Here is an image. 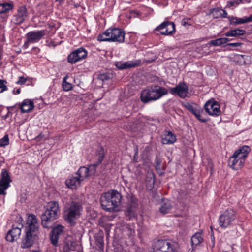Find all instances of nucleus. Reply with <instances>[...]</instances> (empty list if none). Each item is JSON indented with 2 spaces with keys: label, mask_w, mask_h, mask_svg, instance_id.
Masks as SVG:
<instances>
[{
  "label": "nucleus",
  "mask_w": 252,
  "mask_h": 252,
  "mask_svg": "<svg viewBox=\"0 0 252 252\" xmlns=\"http://www.w3.org/2000/svg\"><path fill=\"white\" fill-rule=\"evenodd\" d=\"M167 89L164 87H159L156 89H147L143 90L141 93L140 99L144 103L156 100L167 94Z\"/></svg>",
  "instance_id": "obj_4"
},
{
  "label": "nucleus",
  "mask_w": 252,
  "mask_h": 252,
  "mask_svg": "<svg viewBox=\"0 0 252 252\" xmlns=\"http://www.w3.org/2000/svg\"><path fill=\"white\" fill-rule=\"evenodd\" d=\"M112 41L122 43L125 39V33L118 28L111 29Z\"/></svg>",
  "instance_id": "obj_21"
},
{
  "label": "nucleus",
  "mask_w": 252,
  "mask_h": 252,
  "mask_svg": "<svg viewBox=\"0 0 252 252\" xmlns=\"http://www.w3.org/2000/svg\"><path fill=\"white\" fill-rule=\"evenodd\" d=\"M27 81V79L23 77H19V80L16 82L17 84L23 85Z\"/></svg>",
  "instance_id": "obj_45"
},
{
  "label": "nucleus",
  "mask_w": 252,
  "mask_h": 252,
  "mask_svg": "<svg viewBox=\"0 0 252 252\" xmlns=\"http://www.w3.org/2000/svg\"><path fill=\"white\" fill-rule=\"evenodd\" d=\"M184 107L193 114L200 122L205 123L207 121L206 119L201 117V114L203 113V110L202 108L197 104L195 103L190 104L186 103L184 104Z\"/></svg>",
  "instance_id": "obj_10"
},
{
  "label": "nucleus",
  "mask_w": 252,
  "mask_h": 252,
  "mask_svg": "<svg viewBox=\"0 0 252 252\" xmlns=\"http://www.w3.org/2000/svg\"><path fill=\"white\" fill-rule=\"evenodd\" d=\"M20 93V89H17V91H16V93L17 94H19Z\"/></svg>",
  "instance_id": "obj_52"
},
{
  "label": "nucleus",
  "mask_w": 252,
  "mask_h": 252,
  "mask_svg": "<svg viewBox=\"0 0 252 252\" xmlns=\"http://www.w3.org/2000/svg\"><path fill=\"white\" fill-rule=\"evenodd\" d=\"M145 181L147 184V189L151 190L154 185L155 174L152 172H148L147 174Z\"/></svg>",
  "instance_id": "obj_28"
},
{
  "label": "nucleus",
  "mask_w": 252,
  "mask_h": 252,
  "mask_svg": "<svg viewBox=\"0 0 252 252\" xmlns=\"http://www.w3.org/2000/svg\"><path fill=\"white\" fill-rule=\"evenodd\" d=\"M155 247L163 252H177L178 245L174 242L160 240L157 242Z\"/></svg>",
  "instance_id": "obj_6"
},
{
  "label": "nucleus",
  "mask_w": 252,
  "mask_h": 252,
  "mask_svg": "<svg viewBox=\"0 0 252 252\" xmlns=\"http://www.w3.org/2000/svg\"><path fill=\"white\" fill-rule=\"evenodd\" d=\"M121 198V194L116 191L102 194L100 198L102 208L109 212L114 211L119 205Z\"/></svg>",
  "instance_id": "obj_3"
},
{
  "label": "nucleus",
  "mask_w": 252,
  "mask_h": 252,
  "mask_svg": "<svg viewBox=\"0 0 252 252\" xmlns=\"http://www.w3.org/2000/svg\"><path fill=\"white\" fill-rule=\"evenodd\" d=\"M97 39L100 41H112L111 29L107 30L102 34L99 35L97 37Z\"/></svg>",
  "instance_id": "obj_29"
},
{
  "label": "nucleus",
  "mask_w": 252,
  "mask_h": 252,
  "mask_svg": "<svg viewBox=\"0 0 252 252\" xmlns=\"http://www.w3.org/2000/svg\"><path fill=\"white\" fill-rule=\"evenodd\" d=\"M212 14L216 18L219 17L226 18L227 15V13L225 10L220 8L214 9L212 12Z\"/></svg>",
  "instance_id": "obj_36"
},
{
  "label": "nucleus",
  "mask_w": 252,
  "mask_h": 252,
  "mask_svg": "<svg viewBox=\"0 0 252 252\" xmlns=\"http://www.w3.org/2000/svg\"><path fill=\"white\" fill-rule=\"evenodd\" d=\"M9 144V138L8 135H5L4 137L0 140V146L3 147Z\"/></svg>",
  "instance_id": "obj_43"
},
{
  "label": "nucleus",
  "mask_w": 252,
  "mask_h": 252,
  "mask_svg": "<svg viewBox=\"0 0 252 252\" xmlns=\"http://www.w3.org/2000/svg\"><path fill=\"white\" fill-rule=\"evenodd\" d=\"M33 102L30 99L24 100L20 105V108L22 113H28L34 108Z\"/></svg>",
  "instance_id": "obj_23"
},
{
  "label": "nucleus",
  "mask_w": 252,
  "mask_h": 252,
  "mask_svg": "<svg viewBox=\"0 0 252 252\" xmlns=\"http://www.w3.org/2000/svg\"><path fill=\"white\" fill-rule=\"evenodd\" d=\"M45 35V30L31 31L26 34L28 38V42L32 43L38 42Z\"/></svg>",
  "instance_id": "obj_16"
},
{
  "label": "nucleus",
  "mask_w": 252,
  "mask_h": 252,
  "mask_svg": "<svg viewBox=\"0 0 252 252\" xmlns=\"http://www.w3.org/2000/svg\"><path fill=\"white\" fill-rule=\"evenodd\" d=\"M1 179H0V194H5V190L10 186V183L12 180L9 174L8 171L3 169L1 174Z\"/></svg>",
  "instance_id": "obj_9"
},
{
  "label": "nucleus",
  "mask_w": 252,
  "mask_h": 252,
  "mask_svg": "<svg viewBox=\"0 0 252 252\" xmlns=\"http://www.w3.org/2000/svg\"><path fill=\"white\" fill-rule=\"evenodd\" d=\"M162 159L158 157H156L155 159V169L158 174L161 175L163 174V171L164 170L163 166H161Z\"/></svg>",
  "instance_id": "obj_34"
},
{
  "label": "nucleus",
  "mask_w": 252,
  "mask_h": 252,
  "mask_svg": "<svg viewBox=\"0 0 252 252\" xmlns=\"http://www.w3.org/2000/svg\"><path fill=\"white\" fill-rule=\"evenodd\" d=\"M59 204L56 201H50L45 206V211L41 216L42 225L44 228H52L55 221L60 216Z\"/></svg>",
  "instance_id": "obj_1"
},
{
  "label": "nucleus",
  "mask_w": 252,
  "mask_h": 252,
  "mask_svg": "<svg viewBox=\"0 0 252 252\" xmlns=\"http://www.w3.org/2000/svg\"><path fill=\"white\" fill-rule=\"evenodd\" d=\"M241 45V43H239V42L232 43H229V44H227V46H232V47H239Z\"/></svg>",
  "instance_id": "obj_47"
},
{
  "label": "nucleus",
  "mask_w": 252,
  "mask_h": 252,
  "mask_svg": "<svg viewBox=\"0 0 252 252\" xmlns=\"http://www.w3.org/2000/svg\"><path fill=\"white\" fill-rule=\"evenodd\" d=\"M27 17L26 9L22 6L19 8L17 14L14 16L13 22L16 24H20L23 23Z\"/></svg>",
  "instance_id": "obj_20"
},
{
  "label": "nucleus",
  "mask_w": 252,
  "mask_h": 252,
  "mask_svg": "<svg viewBox=\"0 0 252 252\" xmlns=\"http://www.w3.org/2000/svg\"><path fill=\"white\" fill-rule=\"evenodd\" d=\"M13 8L11 3H0V14L5 13Z\"/></svg>",
  "instance_id": "obj_37"
},
{
  "label": "nucleus",
  "mask_w": 252,
  "mask_h": 252,
  "mask_svg": "<svg viewBox=\"0 0 252 252\" xmlns=\"http://www.w3.org/2000/svg\"><path fill=\"white\" fill-rule=\"evenodd\" d=\"M113 77L112 73H106L100 74L98 75V79L103 82L111 80Z\"/></svg>",
  "instance_id": "obj_39"
},
{
  "label": "nucleus",
  "mask_w": 252,
  "mask_h": 252,
  "mask_svg": "<svg viewBox=\"0 0 252 252\" xmlns=\"http://www.w3.org/2000/svg\"><path fill=\"white\" fill-rule=\"evenodd\" d=\"M125 215L129 219H131L135 216V203H133L130 205H128L125 211Z\"/></svg>",
  "instance_id": "obj_30"
},
{
  "label": "nucleus",
  "mask_w": 252,
  "mask_h": 252,
  "mask_svg": "<svg viewBox=\"0 0 252 252\" xmlns=\"http://www.w3.org/2000/svg\"><path fill=\"white\" fill-rule=\"evenodd\" d=\"M153 61H154L153 60H150V61H149V60H145H145H144L143 62H145V63H150L152 62Z\"/></svg>",
  "instance_id": "obj_50"
},
{
  "label": "nucleus",
  "mask_w": 252,
  "mask_h": 252,
  "mask_svg": "<svg viewBox=\"0 0 252 252\" xmlns=\"http://www.w3.org/2000/svg\"><path fill=\"white\" fill-rule=\"evenodd\" d=\"M82 183L80 179L75 174L74 176L70 177L66 180V184L68 188L72 189H75L79 187Z\"/></svg>",
  "instance_id": "obj_22"
},
{
  "label": "nucleus",
  "mask_w": 252,
  "mask_h": 252,
  "mask_svg": "<svg viewBox=\"0 0 252 252\" xmlns=\"http://www.w3.org/2000/svg\"><path fill=\"white\" fill-rule=\"evenodd\" d=\"M141 64L140 60L128 61L127 62H117L116 63V67L120 69H125L139 66Z\"/></svg>",
  "instance_id": "obj_19"
},
{
  "label": "nucleus",
  "mask_w": 252,
  "mask_h": 252,
  "mask_svg": "<svg viewBox=\"0 0 252 252\" xmlns=\"http://www.w3.org/2000/svg\"><path fill=\"white\" fill-rule=\"evenodd\" d=\"M191 240L193 246H197L199 245L203 241L202 234L200 233H196L192 236Z\"/></svg>",
  "instance_id": "obj_35"
},
{
  "label": "nucleus",
  "mask_w": 252,
  "mask_h": 252,
  "mask_svg": "<svg viewBox=\"0 0 252 252\" xmlns=\"http://www.w3.org/2000/svg\"><path fill=\"white\" fill-rule=\"evenodd\" d=\"M170 92L175 95L177 94L181 98H185L188 94V87L185 84L178 85L174 88L169 89Z\"/></svg>",
  "instance_id": "obj_14"
},
{
  "label": "nucleus",
  "mask_w": 252,
  "mask_h": 252,
  "mask_svg": "<svg viewBox=\"0 0 252 252\" xmlns=\"http://www.w3.org/2000/svg\"><path fill=\"white\" fill-rule=\"evenodd\" d=\"M183 24L184 26H186V24H187V23H186L185 21H184V22H183Z\"/></svg>",
  "instance_id": "obj_53"
},
{
  "label": "nucleus",
  "mask_w": 252,
  "mask_h": 252,
  "mask_svg": "<svg viewBox=\"0 0 252 252\" xmlns=\"http://www.w3.org/2000/svg\"><path fill=\"white\" fill-rule=\"evenodd\" d=\"M23 227V226L21 223L18 224L16 226L13 225L12 229L9 230L7 232L5 237L6 240L10 242L18 240L21 235V229Z\"/></svg>",
  "instance_id": "obj_12"
},
{
  "label": "nucleus",
  "mask_w": 252,
  "mask_h": 252,
  "mask_svg": "<svg viewBox=\"0 0 252 252\" xmlns=\"http://www.w3.org/2000/svg\"><path fill=\"white\" fill-rule=\"evenodd\" d=\"M230 40L227 38H220L210 41V44L213 46H220L227 43Z\"/></svg>",
  "instance_id": "obj_38"
},
{
  "label": "nucleus",
  "mask_w": 252,
  "mask_h": 252,
  "mask_svg": "<svg viewBox=\"0 0 252 252\" xmlns=\"http://www.w3.org/2000/svg\"><path fill=\"white\" fill-rule=\"evenodd\" d=\"M162 143L163 144H171L174 143L176 140V136L171 131H166L162 135Z\"/></svg>",
  "instance_id": "obj_24"
},
{
  "label": "nucleus",
  "mask_w": 252,
  "mask_h": 252,
  "mask_svg": "<svg viewBox=\"0 0 252 252\" xmlns=\"http://www.w3.org/2000/svg\"><path fill=\"white\" fill-rule=\"evenodd\" d=\"M236 219V213L233 209H227L219 218V224L220 227L226 228L232 224Z\"/></svg>",
  "instance_id": "obj_5"
},
{
  "label": "nucleus",
  "mask_w": 252,
  "mask_h": 252,
  "mask_svg": "<svg viewBox=\"0 0 252 252\" xmlns=\"http://www.w3.org/2000/svg\"><path fill=\"white\" fill-rule=\"evenodd\" d=\"M82 211L81 203L75 200H70L65 204L63 211L64 219L70 224L74 225L75 220L80 217Z\"/></svg>",
  "instance_id": "obj_2"
},
{
  "label": "nucleus",
  "mask_w": 252,
  "mask_h": 252,
  "mask_svg": "<svg viewBox=\"0 0 252 252\" xmlns=\"http://www.w3.org/2000/svg\"><path fill=\"white\" fill-rule=\"evenodd\" d=\"M251 150L250 148L248 146H243L240 148L236 150L233 156L234 157L237 158L238 159H242L245 162V159L248 156V153Z\"/></svg>",
  "instance_id": "obj_18"
},
{
  "label": "nucleus",
  "mask_w": 252,
  "mask_h": 252,
  "mask_svg": "<svg viewBox=\"0 0 252 252\" xmlns=\"http://www.w3.org/2000/svg\"><path fill=\"white\" fill-rule=\"evenodd\" d=\"M5 82V81L4 80H0V89H2V90L0 92V93L7 89V86L4 84Z\"/></svg>",
  "instance_id": "obj_44"
},
{
  "label": "nucleus",
  "mask_w": 252,
  "mask_h": 252,
  "mask_svg": "<svg viewBox=\"0 0 252 252\" xmlns=\"http://www.w3.org/2000/svg\"><path fill=\"white\" fill-rule=\"evenodd\" d=\"M27 223L28 225V227L27 229V231H31L33 232H39V223L37 221L36 217L33 215L31 214L29 215L27 220Z\"/></svg>",
  "instance_id": "obj_15"
},
{
  "label": "nucleus",
  "mask_w": 252,
  "mask_h": 252,
  "mask_svg": "<svg viewBox=\"0 0 252 252\" xmlns=\"http://www.w3.org/2000/svg\"><path fill=\"white\" fill-rule=\"evenodd\" d=\"M32 252H40L39 251H33Z\"/></svg>",
  "instance_id": "obj_54"
},
{
  "label": "nucleus",
  "mask_w": 252,
  "mask_h": 252,
  "mask_svg": "<svg viewBox=\"0 0 252 252\" xmlns=\"http://www.w3.org/2000/svg\"><path fill=\"white\" fill-rule=\"evenodd\" d=\"M246 33V31L244 30L236 29L229 31L225 33L226 36H237L240 35H244Z\"/></svg>",
  "instance_id": "obj_32"
},
{
  "label": "nucleus",
  "mask_w": 252,
  "mask_h": 252,
  "mask_svg": "<svg viewBox=\"0 0 252 252\" xmlns=\"http://www.w3.org/2000/svg\"><path fill=\"white\" fill-rule=\"evenodd\" d=\"M204 107L205 111L210 115L218 116L220 114V104L214 99L207 101Z\"/></svg>",
  "instance_id": "obj_7"
},
{
  "label": "nucleus",
  "mask_w": 252,
  "mask_h": 252,
  "mask_svg": "<svg viewBox=\"0 0 252 252\" xmlns=\"http://www.w3.org/2000/svg\"><path fill=\"white\" fill-rule=\"evenodd\" d=\"M46 139V137L45 136V135L44 134H43L42 133H40L36 137V139L37 140V141H40L41 140H42V139Z\"/></svg>",
  "instance_id": "obj_46"
},
{
  "label": "nucleus",
  "mask_w": 252,
  "mask_h": 252,
  "mask_svg": "<svg viewBox=\"0 0 252 252\" xmlns=\"http://www.w3.org/2000/svg\"><path fill=\"white\" fill-rule=\"evenodd\" d=\"M77 244L75 241L67 240L64 245L63 249L64 252H68L76 249Z\"/></svg>",
  "instance_id": "obj_31"
},
{
  "label": "nucleus",
  "mask_w": 252,
  "mask_h": 252,
  "mask_svg": "<svg viewBox=\"0 0 252 252\" xmlns=\"http://www.w3.org/2000/svg\"><path fill=\"white\" fill-rule=\"evenodd\" d=\"M76 174L80 179V181H81L82 182L90 177L88 170L87 169V167L85 166L81 167Z\"/></svg>",
  "instance_id": "obj_26"
},
{
  "label": "nucleus",
  "mask_w": 252,
  "mask_h": 252,
  "mask_svg": "<svg viewBox=\"0 0 252 252\" xmlns=\"http://www.w3.org/2000/svg\"><path fill=\"white\" fill-rule=\"evenodd\" d=\"M63 0H56L55 1L57 2H59L60 3H61Z\"/></svg>",
  "instance_id": "obj_51"
},
{
  "label": "nucleus",
  "mask_w": 252,
  "mask_h": 252,
  "mask_svg": "<svg viewBox=\"0 0 252 252\" xmlns=\"http://www.w3.org/2000/svg\"><path fill=\"white\" fill-rule=\"evenodd\" d=\"M39 232L26 231V236L22 240V248L24 249L32 247L35 240L38 238Z\"/></svg>",
  "instance_id": "obj_13"
},
{
  "label": "nucleus",
  "mask_w": 252,
  "mask_h": 252,
  "mask_svg": "<svg viewBox=\"0 0 252 252\" xmlns=\"http://www.w3.org/2000/svg\"><path fill=\"white\" fill-rule=\"evenodd\" d=\"M97 164L90 165L87 169L88 170V173L90 177L93 176L95 175L96 173V168Z\"/></svg>",
  "instance_id": "obj_41"
},
{
  "label": "nucleus",
  "mask_w": 252,
  "mask_h": 252,
  "mask_svg": "<svg viewBox=\"0 0 252 252\" xmlns=\"http://www.w3.org/2000/svg\"><path fill=\"white\" fill-rule=\"evenodd\" d=\"M244 162L242 159H238L236 157H234L233 156L231 157L229 159V165L234 170H238L241 168Z\"/></svg>",
  "instance_id": "obj_25"
},
{
  "label": "nucleus",
  "mask_w": 252,
  "mask_h": 252,
  "mask_svg": "<svg viewBox=\"0 0 252 252\" xmlns=\"http://www.w3.org/2000/svg\"><path fill=\"white\" fill-rule=\"evenodd\" d=\"M156 31L161 30L162 35H168L172 34L175 32V24L173 22L165 21L155 29Z\"/></svg>",
  "instance_id": "obj_11"
},
{
  "label": "nucleus",
  "mask_w": 252,
  "mask_h": 252,
  "mask_svg": "<svg viewBox=\"0 0 252 252\" xmlns=\"http://www.w3.org/2000/svg\"><path fill=\"white\" fill-rule=\"evenodd\" d=\"M87 56V51L83 48L80 47L72 53L68 57V62L72 64L85 59Z\"/></svg>",
  "instance_id": "obj_8"
},
{
  "label": "nucleus",
  "mask_w": 252,
  "mask_h": 252,
  "mask_svg": "<svg viewBox=\"0 0 252 252\" xmlns=\"http://www.w3.org/2000/svg\"><path fill=\"white\" fill-rule=\"evenodd\" d=\"M30 43H32V42H28V38L27 37V40L24 44V47L25 48H27L28 47Z\"/></svg>",
  "instance_id": "obj_49"
},
{
  "label": "nucleus",
  "mask_w": 252,
  "mask_h": 252,
  "mask_svg": "<svg viewBox=\"0 0 252 252\" xmlns=\"http://www.w3.org/2000/svg\"><path fill=\"white\" fill-rule=\"evenodd\" d=\"M244 0H234L233 1H229L227 2V7L230 8L231 6H236L240 3H243Z\"/></svg>",
  "instance_id": "obj_42"
},
{
  "label": "nucleus",
  "mask_w": 252,
  "mask_h": 252,
  "mask_svg": "<svg viewBox=\"0 0 252 252\" xmlns=\"http://www.w3.org/2000/svg\"><path fill=\"white\" fill-rule=\"evenodd\" d=\"M52 230L50 235V240L52 244L55 246H57L59 236L63 232L64 227L63 226L58 225L55 227H52Z\"/></svg>",
  "instance_id": "obj_17"
},
{
  "label": "nucleus",
  "mask_w": 252,
  "mask_h": 252,
  "mask_svg": "<svg viewBox=\"0 0 252 252\" xmlns=\"http://www.w3.org/2000/svg\"><path fill=\"white\" fill-rule=\"evenodd\" d=\"M252 21V14L248 17H244L242 18L235 17L232 19L231 22L234 24H240L246 23Z\"/></svg>",
  "instance_id": "obj_33"
},
{
  "label": "nucleus",
  "mask_w": 252,
  "mask_h": 252,
  "mask_svg": "<svg viewBox=\"0 0 252 252\" xmlns=\"http://www.w3.org/2000/svg\"><path fill=\"white\" fill-rule=\"evenodd\" d=\"M98 243L100 245L99 248L102 249L103 248V246H104V243H103V241L102 239H100L99 240H98Z\"/></svg>",
  "instance_id": "obj_48"
},
{
  "label": "nucleus",
  "mask_w": 252,
  "mask_h": 252,
  "mask_svg": "<svg viewBox=\"0 0 252 252\" xmlns=\"http://www.w3.org/2000/svg\"><path fill=\"white\" fill-rule=\"evenodd\" d=\"M172 208L170 202L166 199L162 201L161 206L159 208L160 212L163 215L168 213Z\"/></svg>",
  "instance_id": "obj_27"
},
{
  "label": "nucleus",
  "mask_w": 252,
  "mask_h": 252,
  "mask_svg": "<svg viewBox=\"0 0 252 252\" xmlns=\"http://www.w3.org/2000/svg\"><path fill=\"white\" fill-rule=\"evenodd\" d=\"M68 76H65L63 81L62 83V87L63 88V89L65 91H68L69 90H71L72 89V85L66 81V79L68 78Z\"/></svg>",
  "instance_id": "obj_40"
}]
</instances>
